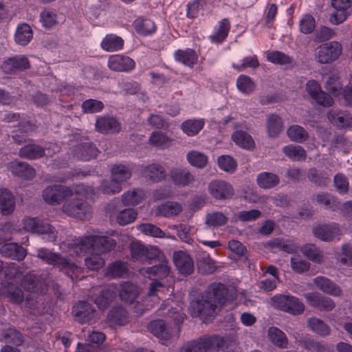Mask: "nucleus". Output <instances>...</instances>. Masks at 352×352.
Returning a JSON list of instances; mask_svg holds the SVG:
<instances>
[{"label": "nucleus", "mask_w": 352, "mask_h": 352, "mask_svg": "<svg viewBox=\"0 0 352 352\" xmlns=\"http://www.w3.org/2000/svg\"><path fill=\"white\" fill-rule=\"evenodd\" d=\"M314 235L324 241H329L334 237V232L332 228L327 225L316 228L313 230Z\"/></svg>", "instance_id": "69168bd1"}, {"label": "nucleus", "mask_w": 352, "mask_h": 352, "mask_svg": "<svg viewBox=\"0 0 352 352\" xmlns=\"http://www.w3.org/2000/svg\"><path fill=\"white\" fill-rule=\"evenodd\" d=\"M15 208V198L7 189L0 190V210L4 215L11 214Z\"/></svg>", "instance_id": "473e14b6"}, {"label": "nucleus", "mask_w": 352, "mask_h": 352, "mask_svg": "<svg viewBox=\"0 0 352 352\" xmlns=\"http://www.w3.org/2000/svg\"><path fill=\"white\" fill-rule=\"evenodd\" d=\"M147 327L152 334L160 339L168 340L172 336V331L164 320H152Z\"/></svg>", "instance_id": "bb28decb"}, {"label": "nucleus", "mask_w": 352, "mask_h": 352, "mask_svg": "<svg viewBox=\"0 0 352 352\" xmlns=\"http://www.w3.org/2000/svg\"><path fill=\"white\" fill-rule=\"evenodd\" d=\"M128 273V267L126 263L122 261H116L109 264L107 267V274L113 278L123 277Z\"/></svg>", "instance_id": "13d9d810"}, {"label": "nucleus", "mask_w": 352, "mask_h": 352, "mask_svg": "<svg viewBox=\"0 0 352 352\" xmlns=\"http://www.w3.org/2000/svg\"><path fill=\"white\" fill-rule=\"evenodd\" d=\"M105 340V335L99 331H93L89 336V344L78 343L77 345L78 352H102V350L95 346L94 344L98 345L102 344Z\"/></svg>", "instance_id": "cd10ccee"}, {"label": "nucleus", "mask_w": 352, "mask_h": 352, "mask_svg": "<svg viewBox=\"0 0 352 352\" xmlns=\"http://www.w3.org/2000/svg\"><path fill=\"white\" fill-rule=\"evenodd\" d=\"M267 125L269 136L275 138L282 131L283 121L281 118L278 115L271 114L267 118Z\"/></svg>", "instance_id": "864d4df0"}, {"label": "nucleus", "mask_w": 352, "mask_h": 352, "mask_svg": "<svg viewBox=\"0 0 352 352\" xmlns=\"http://www.w3.org/2000/svg\"><path fill=\"white\" fill-rule=\"evenodd\" d=\"M175 57L177 60L183 63L184 65L192 67L196 63L197 56L193 50L188 49L186 50H179L176 51Z\"/></svg>", "instance_id": "6e6d98bb"}, {"label": "nucleus", "mask_w": 352, "mask_h": 352, "mask_svg": "<svg viewBox=\"0 0 352 352\" xmlns=\"http://www.w3.org/2000/svg\"><path fill=\"white\" fill-rule=\"evenodd\" d=\"M99 150L92 142H82L74 147V155L80 160L89 161L96 157Z\"/></svg>", "instance_id": "b1692460"}, {"label": "nucleus", "mask_w": 352, "mask_h": 352, "mask_svg": "<svg viewBox=\"0 0 352 352\" xmlns=\"http://www.w3.org/2000/svg\"><path fill=\"white\" fill-rule=\"evenodd\" d=\"M1 336L7 344L19 346L23 342L22 334L14 328L4 329Z\"/></svg>", "instance_id": "5fc2aeb1"}, {"label": "nucleus", "mask_w": 352, "mask_h": 352, "mask_svg": "<svg viewBox=\"0 0 352 352\" xmlns=\"http://www.w3.org/2000/svg\"><path fill=\"white\" fill-rule=\"evenodd\" d=\"M131 176V171L124 165H115L111 169L112 181L103 188L105 194H115L121 190L120 183L126 181Z\"/></svg>", "instance_id": "6e6552de"}, {"label": "nucleus", "mask_w": 352, "mask_h": 352, "mask_svg": "<svg viewBox=\"0 0 352 352\" xmlns=\"http://www.w3.org/2000/svg\"><path fill=\"white\" fill-rule=\"evenodd\" d=\"M146 272L151 279H163L170 274V267L168 265V260L165 257V261H159L158 264L147 267Z\"/></svg>", "instance_id": "c85d7f7f"}, {"label": "nucleus", "mask_w": 352, "mask_h": 352, "mask_svg": "<svg viewBox=\"0 0 352 352\" xmlns=\"http://www.w3.org/2000/svg\"><path fill=\"white\" fill-rule=\"evenodd\" d=\"M302 347L312 352H329L328 347L322 342L311 338L308 335L302 336L299 339Z\"/></svg>", "instance_id": "e433bc0d"}, {"label": "nucleus", "mask_w": 352, "mask_h": 352, "mask_svg": "<svg viewBox=\"0 0 352 352\" xmlns=\"http://www.w3.org/2000/svg\"><path fill=\"white\" fill-rule=\"evenodd\" d=\"M208 190L212 197L217 200L228 199L234 195L232 185L223 180L212 181L209 184Z\"/></svg>", "instance_id": "2eb2a0df"}, {"label": "nucleus", "mask_w": 352, "mask_h": 352, "mask_svg": "<svg viewBox=\"0 0 352 352\" xmlns=\"http://www.w3.org/2000/svg\"><path fill=\"white\" fill-rule=\"evenodd\" d=\"M168 176L173 184L179 187L188 186L195 180L190 171L183 167L172 168L169 170Z\"/></svg>", "instance_id": "a211bd4d"}, {"label": "nucleus", "mask_w": 352, "mask_h": 352, "mask_svg": "<svg viewBox=\"0 0 352 352\" xmlns=\"http://www.w3.org/2000/svg\"><path fill=\"white\" fill-rule=\"evenodd\" d=\"M230 299L228 289L222 283H212L205 292L192 299L188 307L192 317L202 316L205 319L214 317L218 306L225 305Z\"/></svg>", "instance_id": "f257e3e1"}, {"label": "nucleus", "mask_w": 352, "mask_h": 352, "mask_svg": "<svg viewBox=\"0 0 352 352\" xmlns=\"http://www.w3.org/2000/svg\"><path fill=\"white\" fill-rule=\"evenodd\" d=\"M23 288L31 293H38L41 290V282L38 277L32 274H26L21 280Z\"/></svg>", "instance_id": "4d7b16f0"}, {"label": "nucleus", "mask_w": 352, "mask_h": 352, "mask_svg": "<svg viewBox=\"0 0 352 352\" xmlns=\"http://www.w3.org/2000/svg\"><path fill=\"white\" fill-rule=\"evenodd\" d=\"M107 319L111 325L122 326L128 322L129 314L122 307H114L109 311Z\"/></svg>", "instance_id": "2f4dec72"}, {"label": "nucleus", "mask_w": 352, "mask_h": 352, "mask_svg": "<svg viewBox=\"0 0 352 352\" xmlns=\"http://www.w3.org/2000/svg\"><path fill=\"white\" fill-rule=\"evenodd\" d=\"M330 122L338 128L349 127L352 124V118L343 112L332 109L327 113Z\"/></svg>", "instance_id": "f704fd0d"}, {"label": "nucleus", "mask_w": 352, "mask_h": 352, "mask_svg": "<svg viewBox=\"0 0 352 352\" xmlns=\"http://www.w3.org/2000/svg\"><path fill=\"white\" fill-rule=\"evenodd\" d=\"M201 120H187L182 124V129L188 135H195L204 127Z\"/></svg>", "instance_id": "774afa93"}, {"label": "nucleus", "mask_w": 352, "mask_h": 352, "mask_svg": "<svg viewBox=\"0 0 352 352\" xmlns=\"http://www.w3.org/2000/svg\"><path fill=\"white\" fill-rule=\"evenodd\" d=\"M2 293L12 303L19 305L23 301V292L14 284L8 283L3 289Z\"/></svg>", "instance_id": "c9c22d12"}, {"label": "nucleus", "mask_w": 352, "mask_h": 352, "mask_svg": "<svg viewBox=\"0 0 352 352\" xmlns=\"http://www.w3.org/2000/svg\"><path fill=\"white\" fill-rule=\"evenodd\" d=\"M116 292L111 289L101 290L99 294H92L89 298V300L96 303L100 310L106 309L114 298L116 297Z\"/></svg>", "instance_id": "5701e85b"}, {"label": "nucleus", "mask_w": 352, "mask_h": 352, "mask_svg": "<svg viewBox=\"0 0 352 352\" xmlns=\"http://www.w3.org/2000/svg\"><path fill=\"white\" fill-rule=\"evenodd\" d=\"M111 214H116L117 222L121 225L124 226L129 224L136 219V211L131 208H122L120 206V210H107Z\"/></svg>", "instance_id": "72a5a7b5"}, {"label": "nucleus", "mask_w": 352, "mask_h": 352, "mask_svg": "<svg viewBox=\"0 0 352 352\" xmlns=\"http://www.w3.org/2000/svg\"><path fill=\"white\" fill-rule=\"evenodd\" d=\"M232 140L239 146L251 149L254 146L252 136L244 131H236L232 135Z\"/></svg>", "instance_id": "09e8293b"}, {"label": "nucleus", "mask_w": 352, "mask_h": 352, "mask_svg": "<svg viewBox=\"0 0 352 352\" xmlns=\"http://www.w3.org/2000/svg\"><path fill=\"white\" fill-rule=\"evenodd\" d=\"M330 146L331 148L340 151L344 153H349L351 143L344 134L336 133L331 140Z\"/></svg>", "instance_id": "49530a36"}, {"label": "nucleus", "mask_w": 352, "mask_h": 352, "mask_svg": "<svg viewBox=\"0 0 352 352\" xmlns=\"http://www.w3.org/2000/svg\"><path fill=\"white\" fill-rule=\"evenodd\" d=\"M72 195V190L67 186L54 184L47 186L43 190V199L48 204L57 205Z\"/></svg>", "instance_id": "1a4fd4ad"}, {"label": "nucleus", "mask_w": 352, "mask_h": 352, "mask_svg": "<svg viewBox=\"0 0 352 352\" xmlns=\"http://www.w3.org/2000/svg\"><path fill=\"white\" fill-rule=\"evenodd\" d=\"M130 251L133 259L144 262L146 247L140 241H132L130 243Z\"/></svg>", "instance_id": "338daca9"}, {"label": "nucleus", "mask_w": 352, "mask_h": 352, "mask_svg": "<svg viewBox=\"0 0 352 352\" xmlns=\"http://www.w3.org/2000/svg\"><path fill=\"white\" fill-rule=\"evenodd\" d=\"M0 254L6 258L21 261L26 256L27 250L21 245L15 243H8L1 246Z\"/></svg>", "instance_id": "aec40b11"}, {"label": "nucleus", "mask_w": 352, "mask_h": 352, "mask_svg": "<svg viewBox=\"0 0 352 352\" xmlns=\"http://www.w3.org/2000/svg\"><path fill=\"white\" fill-rule=\"evenodd\" d=\"M279 182V177L272 173L264 172L260 173L257 177V184L262 188H272L276 186Z\"/></svg>", "instance_id": "c03bdc74"}, {"label": "nucleus", "mask_w": 352, "mask_h": 352, "mask_svg": "<svg viewBox=\"0 0 352 352\" xmlns=\"http://www.w3.org/2000/svg\"><path fill=\"white\" fill-rule=\"evenodd\" d=\"M63 212L68 216L86 220L91 217V208L83 199H72L63 206Z\"/></svg>", "instance_id": "0eeeda50"}, {"label": "nucleus", "mask_w": 352, "mask_h": 352, "mask_svg": "<svg viewBox=\"0 0 352 352\" xmlns=\"http://www.w3.org/2000/svg\"><path fill=\"white\" fill-rule=\"evenodd\" d=\"M133 26L136 32L140 35L146 36L155 31V25L154 22L148 19L139 17L135 19L133 23Z\"/></svg>", "instance_id": "ea45409f"}, {"label": "nucleus", "mask_w": 352, "mask_h": 352, "mask_svg": "<svg viewBox=\"0 0 352 352\" xmlns=\"http://www.w3.org/2000/svg\"><path fill=\"white\" fill-rule=\"evenodd\" d=\"M10 168L13 175L25 179H32L35 176L34 168L25 162L18 160L10 163Z\"/></svg>", "instance_id": "a878e982"}, {"label": "nucleus", "mask_w": 352, "mask_h": 352, "mask_svg": "<svg viewBox=\"0 0 352 352\" xmlns=\"http://www.w3.org/2000/svg\"><path fill=\"white\" fill-rule=\"evenodd\" d=\"M228 222V218L221 212H214L206 215V223L208 226L220 227Z\"/></svg>", "instance_id": "bf43d9fd"}, {"label": "nucleus", "mask_w": 352, "mask_h": 352, "mask_svg": "<svg viewBox=\"0 0 352 352\" xmlns=\"http://www.w3.org/2000/svg\"><path fill=\"white\" fill-rule=\"evenodd\" d=\"M197 266L199 272L202 274H212L216 270L214 262L208 254L203 256L198 255L197 256Z\"/></svg>", "instance_id": "3c124183"}, {"label": "nucleus", "mask_w": 352, "mask_h": 352, "mask_svg": "<svg viewBox=\"0 0 352 352\" xmlns=\"http://www.w3.org/2000/svg\"><path fill=\"white\" fill-rule=\"evenodd\" d=\"M33 37L31 27L27 23H23L16 28L14 39L17 44L25 46L28 45Z\"/></svg>", "instance_id": "4c0bfd02"}, {"label": "nucleus", "mask_w": 352, "mask_h": 352, "mask_svg": "<svg viewBox=\"0 0 352 352\" xmlns=\"http://www.w3.org/2000/svg\"><path fill=\"white\" fill-rule=\"evenodd\" d=\"M308 179L316 186L325 187L330 182V179L323 170H319L316 168H310L307 172Z\"/></svg>", "instance_id": "37998d69"}, {"label": "nucleus", "mask_w": 352, "mask_h": 352, "mask_svg": "<svg viewBox=\"0 0 352 352\" xmlns=\"http://www.w3.org/2000/svg\"><path fill=\"white\" fill-rule=\"evenodd\" d=\"M116 244V241L110 236L93 235L82 239L78 247L81 251L92 250L93 252L101 255L111 251Z\"/></svg>", "instance_id": "7ed1b4c3"}, {"label": "nucleus", "mask_w": 352, "mask_h": 352, "mask_svg": "<svg viewBox=\"0 0 352 352\" xmlns=\"http://www.w3.org/2000/svg\"><path fill=\"white\" fill-rule=\"evenodd\" d=\"M139 230L144 234L153 237H169L159 227L152 223H142L139 226Z\"/></svg>", "instance_id": "0e129e2a"}, {"label": "nucleus", "mask_w": 352, "mask_h": 352, "mask_svg": "<svg viewBox=\"0 0 352 352\" xmlns=\"http://www.w3.org/2000/svg\"><path fill=\"white\" fill-rule=\"evenodd\" d=\"M272 305L282 311L293 316L302 314L305 309L303 302L296 296L279 294L272 298Z\"/></svg>", "instance_id": "20e7f679"}, {"label": "nucleus", "mask_w": 352, "mask_h": 352, "mask_svg": "<svg viewBox=\"0 0 352 352\" xmlns=\"http://www.w3.org/2000/svg\"><path fill=\"white\" fill-rule=\"evenodd\" d=\"M97 131L103 133H118L121 130L120 123L114 117H99L95 124Z\"/></svg>", "instance_id": "6ab92c4d"}, {"label": "nucleus", "mask_w": 352, "mask_h": 352, "mask_svg": "<svg viewBox=\"0 0 352 352\" xmlns=\"http://www.w3.org/2000/svg\"><path fill=\"white\" fill-rule=\"evenodd\" d=\"M219 168L226 172L233 173L237 167V162L230 155H221L217 159Z\"/></svg>", "instance_id": "680f3d73"}, {"label": "nucleus", "mask_w": 352, "mask_h": 352, "mask_svg": "<svg viewBox=\"0 0 352 352\" xmlns=\"http://www.w3.org/2000/svg\"><path fill=\"white\" fill-rule=\"evenodd\" d=\"M36 256L45 263L58 267L60 271L65 272L67 276L74 280V275L78 270V266L71 260L45 248L37 250Z\"/></svg>", "instance_id": "f03ea898"}, {"label": "nucleus", "mask_w": 352, "mask_h": 352, "mask_svg": "<svg viewBox=\"0 0 352 352\" xmlns=\"http://www.w3.org/2000/svg\"><path fill=\"white\" fill-rule=\"evenodd\" d=\"M352 0H331L336 11L331 15L329 21L333 25L343 23L351 13Z\"/></svg>", "instance_id": "4468645a"}, {"label": "nucleus", "mask_w": 352, "mask_h": 352, "mask_svg": "<svg viewBox=\"0 0 352 352\" xmlns=\"http://www.w3.org/2000/svg\"><path fill=\"white\" fill-rule=\"evenodd\" d=\"M85 264L90 270L97 271L104 265V259L98 253L91 254L85 258Z\"/></svg>", "instance_id": "e2e57ef3"}, {"label": "nucleus", "mask_w": 352, "mask_h": 352, "mask_svg": "<svg viewBox=\"0 0 352 352\" xmlns=\"http://www.w3.org/2000/svg\"><path fill=\"white\" fill-rule=\"evenodd\" d=\"M316 287L324 294L333 296H340L342 289L335 282L327 277L320 276L313 280Z\"/></svg>", "instance_id": "4be33fe9"}, {"label": "nucleus", "mask_w": 352, "mask_h": 352, "mask_svg": "<svg viewBox=\"0 0 352 352\" xmlns=\"http://www.w3.org/2000/svg\"><path fill=\"white\" fill-rule=\"evenodd\" d=\"M300 252L308 259L314 263H320L322 261V251L314 244L308 243L303 245L300 248Z\"/></svg>", "instance_id": "de8ad7c7"}, {"label": "nucleus", "mask_w": 352, "mask_h": 352, "mask_svg": "<svg viewBox=\"0 0 352 352\" xmlns=\"http://www.w3.org/2000/svg\"><path fill=\"white\" fill-rule=\"evenodd\" d=\"M305 86L307 94L318 104L323 107H331L333 104L331 96L321 89L320 85L316 80H308Z\"/></svg>", "instance_id": "ddd939ff"}, {"label": "nucleus", "mask_w": 352, "mask_h": 352, "mask_svg": "<svg viewBox=\"0 0 352 352\" xmlns=\"http://www.w3.org/2000/svg\"><path fill=\"white\" fill-rule=\"evenodd\" d=\"M307 326L313 332L321 337H326L331 332L330 327L323 320L316 317L308 319Z\"/></svg>", "instance_id": "58836bf2"}, {"label": "nucleus", "mask_w": 352, "mask_h": 352, "mask_svg": "<svg viewBox=\"0 0 352 352\" xmlns=\"http://www.w3.org/2000/svg\"><path fill=\"white\" fill-rule=\"evenodd\" d=\"M146 177L153 182H158L165 179L166 171L162 166L157 164H152L144 169Z\"/></svg>", "instance_id": "a19ab883"}, {"label": "nucleus", "mask_w": 352, "mask_h": 352, "mask_svg": "<svg viewBox=\"0 0 352 352\" xmlns=\"http://www.w3.org/2000/svg\"><path fill=\"white\" fill-rule=\"evenodd\" d=\"M289 139L294 142L302 143L307 141L309 138V133L301 126H290L287 131Z\"/></svg>", "instance_id": "603ef678"}, {"label": "nucleus", "mask_w": 352, "mask_h": 352, "mask_svg": "<svg viewBox=\"0 0 352 352\" xmlns=\"http://www.w3.org/2000/svg\"><path fill=\"white\" fill-rule=\"evenodd\" d=\"M24 228L33 233L46 236L47 241L54 242L57 235L56 230L50 223L38 218H27L23 220Z\"/></svg>", "instance_id": "423d86ee"}, {"label": "nucleus", "mask_w": 352, "mask_h": 352, "mask_svg": "<svg viewBox=\"0 0 352 352\" xmlns=\"http://www.w3.org/2000/svg\"><path fill=\"white\" fill-rule=\"evenodd\" d=\"M124 45L123 39L114 34L107 35L101 43L103 50L108 52H113L121 50Z\"/></svg>", "instance_id": "a18cd8bd"}, {"label": "nucleus", "mask_w": 352, "mask_h": 352, "mask_svg": "<svg viewBox=\"0 0 352 352\" xmlns=\"http://www.w3.org/2000/svg\"><path fill=\"white\" fill-rule=\"evenodd\" d=\"M72 313L75 321L81 323L94 322L97 318L95 308L87 301H78L72 307Z\"/></svg>", "instance_id": "9d476101"}, {"label": "nucleus", "mask_w": 352, "mask_h": 352, "mask_svg": "<svg viewBox=\"0 0 352 352\" xmlns=\"http://www.w3.org/2000/svg\"><path fill=\"white\" fill-rule=\"evenodd\" d=\"M142 197L135 192H127L124 193L122 199H114L109 202L106 209L107 210H120V206H134L140 203Z\"/></svg>", "instance_id": "412c9836"}, {"label": "nucleus", "mask_w": 352, "mask_h": 352, "mask_svg": "<svg viewBox=\"0 0 352 352\" xmlns=\"http://www.w3.org/2000/svg\"><path fill=\"white\" fill-rule=\"evenodd\" d=\"M307 303L320 311H330L336 307L335 302L329 297L318 292L304 294Z\"/></svg>", "instance_id": "f8f14e48"}, {"label": "nucleus", "mask_w": 352, "mask_h": 352, "mask_svg": "<svg viewBox=\"0 0 352 352\" xmlns=\"http://www.w3.org/2000/svg\"><path fill=\"white\" fill-rule=\"evenodd\" d=\"M19 155L22 158L37 160L45 155V149L39 144L29 143L19 149Z\"/></svg>", "instance_id": "c756f323"}, {"label": "nucleus", "mask_w": 352, "mask_h": 352, "mask_svg": "<svg viewBox=\"0 0 352 352\" xmlns=\"http://www.w3.org/2000/svg\"><path fill=\"white\" fill-rule=\"evenodd\" d=\"M318 50L316 56L318 61L326 64L336 60L340 56L342 47L340 43L331 41L322 44Z\"/></svg>", "instance_id": "9b49d317"}, {"label": "nucleus", "mask_w": 352, "mask_h": 352, "mask_svg": "<svg viewBox=\"0 0 352 352\" xmlns=\"http://www.w3.org/2000/svg\"><path fill=\"white\" fill-rule=\"evenodd\" d=\"M30 67V63L25 56H14L5 60L1 65L6 74H17Z\"/></svg>", "instance_id": "dca6fc26"}, {"label": "nucleus", "mask_w": 352, "mask_h": 352, "mask_svg": "<svg viewBox=\"0 0 352 352\" xmlns=\"http://www.w3.org/2000/svg\"><path fill=\"white\" fill-rule=\"evenodd\" d=\"M189 163L197 168H203L206 166L208 157L204 153L197 151H190L187 155Z\"/></svg>", "instance_id": "052dcab7"}, {"label": "nucleus", "mask_w": 352, "mask_h": 352, "mask_svg": "<svg viewBox=\"0 0 352 352\" xmlns=\"http://www.w3.org/2000/svg\"><path fill=\"white\" fill-rule=\"evenodd\" d=\"M221 342V336L218 335L201 336L184 344L182 352H208L214 350Z\"/></svg>", "instance_id": "39448f33"}, {"label": "nucleus", "mask_w": 352, "mask_h": 352, "mask_svg": "<svg viewBox=\"0 0 352 352\" xmlns=\"http://www.w3.org/2000/svg\"><path fill=\"white\" fill-rule=\"evenodd\" d=\"M108 65L111 70L118 72H126L134 68L135 62L129 56L122 55H113L109 57Z\"/></svg>", "instance_id": "393cba45"}, {"label": "nucleus", "mask_w": 352, "mask_h": 352, "mask_svg": "<svg viewBox=\"0 0 352 352\" xmlns=\"http://www.w3.org/2000/svg\"><path fill=\"white\" fill-rule=\"evenodd\" d=\"M173 260L180 274L188 276L192 273L194 270L193 261L186 252L183 251L175 252Z\"/></svg>", "instance_id": "f3484780"}, {"label": "nucleus", "mask_w": 352, "mask_h": 352, "mask_svg": "<svg viewBox=\"0 0 352 352\" xmlns=\"http://www.w3.org/2000/svg\"><path fill=\"white\" fill-rule=\"evenodd\" d=\"M119 296L122 301L127 304H133L138 296V287L130 282L120 285Z\"/></svg>", "instance_id": "7c9ffc66"}, {"label": "nucleus", "mask_w": 352, "mask_h": 352, "mask_svg": "<svg viewBox=\"0 0 352 352\" xmlns=\"http://www.w3.org/2000/svg\"><path fill=\"white\" fill-rule=\"evenodd\" d=\"M268 336L270 340L279 348L284 349L287 347L288 344L287 336L278 327H270L268 329Z\"/></svg>", "instance_id": "8fccbe9b"}, {"label": "nucleus", "mask_w": 352, "mask_h": 352, "mask_svg": "<svg viewBox=\"0 0 352 352\" xmlns=\"http://www.w3.org/2000/svg\"><path fill=\"white\" fill-rule=\"evenodd\" d=\"M182 210V206L177 202L168 201L157 207L156 214L169 217L179 214Z\"/></svg>", "instance_id": "79ce46f5"}]
</instances>
